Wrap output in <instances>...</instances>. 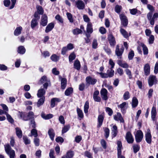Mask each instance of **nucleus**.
Masks as SVG:
<instances>
[{
  "instance_id": "nucleus-1",
  "label": "nucleus",
  "mask_w": 158,
  "mask_h": 158,
  "mask_svg": "<svg viewBox=\"0 0 158 158\" xmlns=\"http://www.w3.org/2000/svg\"><path fill=\"white\" fill-rule=\"evenodd\" d=\"M5 150L6 153L9 156L10 158H15V151L12 150L10 146L8 144L4 145Z\"/></svg>"
},
{
  "instance_id": "nucleus-2",
  "label": "nucleus",
  "mask_w": 158,
  "mask_h": 158,
  "mask_svg": "<svg viewBox=\"0 0 158 158\" xmlns=\"http://www.w3.org/2000/svg\"><path fill=\"white\" fill-rule=\"evenodd\" d=\"M18 116L21 118L23 119L24 120L27 121L30 118H34V113L32 111L30 112L27 117L25 116V113L22 112H19L18 114Z\"/></svg>"
},
{
  "instance_id": "nucleus-3",
  "label": "nucleus",
  "mask_w": 158,
  "mask_h": 158,
  "mask_svg": "<svg viewBox=\"0 0 158 158\" xmlns=\"http://www.w3.org/2000/svg\"><path fill=\"white\" fill-rule=\"evenodd\" d=\"M135 136L136 142L138 143L140 142L143 137V134L141 130H139L137 131Z\"/></svg>"
},
{
  "instance_id": "nucleus-4",
  "label": "nucleus",
  "mask_w": 158,
  "mask_h": 158,
  "mask_svg": "<svg viewBox=\"0 0 158 158\" xmlns=\"http://www.w3.org/2000/svg\"><path fill=\"white\" fill-rule=\"evenodd\" d=\"M124 50V48L123 47L119 48V45H117L115 51V54L118 56L119 59L121 58V56Z\"/></svg>"
},
{
  "instance_id": "nucleus-5",
  "label": "nucleus",
  "mask_w": 158,
  "mask_h": 158,
  "mask_svg": "<svg viewBox=\"0 0 158 158\" xmlns=\"http://www.w3.org/2000/svg\"><path fill=\"white\" fill-rule=\"evenodd\" d=\"M76 6L79 10H83L85 7V4L81 0H78L75 2Z\"/></svg>"
},
{
  "instance_id": "nucleus-6",
  "label": "nucleus",
  "mask_w": 158,
  "mask_h": 158,
  "mask_svg": "<svg viewBox=\"0 0 158 158\" xmlns=\"http://www.w3.org/2000/svg\"><path fill=\"white\" fill-rule=\"evenodd\" d=\"M120 18L121 20V24L124 27H126L128 23V20L126 16L123 14L120 15Z\"/></svg>"
},
{
  "instance_id": "nucleus-7",
  "label": "nucleus",
  "mask_w": 158,
  "mask_h": 158,
  "mask_svg": "<svg viewBox=\"0 0 158 158\" xmlns=\"http://www.w3.org/2000/svg\"><path fill=\"white\" fill-rule=\"evenodd\" d=\"M48 23V17L47 16L44 14L41 17L40 24L43 27L46 26Z\"/></svg>"
},
{
  "instance_id": "nucleus-8",
  "label": "nucleus",
  "mask_w": 158,
  "mask_h": 158,
  "mask_svg": "<svg viewBox=\"0 0 158 158\" xmlns=\"http://www.w3.org/2000/svg\"><path fill=\"white\" fill-rule=\"evenodd\" d=\"M125 138L127 142L129 143H132L134 142V139L131 133L130 132H127Z\"/></svg>"
},
{
  "instance_id": "nucleus-9",
  "label": "nucleus",
  "mask_w": 158,
  "mask_h": 158,
  "mask_svg": "<svg viewBox=\"0 0 158 158\" xmlns=\"http://www.w3.org/2000/svg\"><path fill=\"white\" fill-rule=\"evenodd\" d=\"M153 13L152 12H149L147 15V19L150 21V24L153 25L154 24L155 21L156 19L153 18L152 17Z\"/></svg>"
},
{
  "instance_id": "nucleus-10",
  "label": "nucleus",
  "mask_w": 158,
  "mask_h": 158,
  "mask_svg": "<svg viewBox=\"0 0 158 158\" xmlns=\"http://www.w3.org/2000/svg\"><path fill=\"white\" fill-rule=\"evenodd\" d=\"M148 82L149 85L151 86L154 84L157 83V80L156 77L154 76L151 75L149 76L148 80Z\"/></svg>"
},
{
  "instance_id": "nucleus-11",
  "label": "nucleus",
  "mask_w": 158,
  "mask_h": 158,
  "mask_svg": "<svg viewBox=\"0 0 158 158\" xmlns=\"http://www.w3.org/2000/svg\"><path fill=\"white\" fill-rule=\"evenodd\" d=\"M104 116V112L98 115V127H100L102 125Z\"/></svg>"
},
{
  "instance_id": "nucleus-12",
  "label": "nucleus",
  "mask_w": 158,
  "mask_h": 158,
  "mask_svg": "<svg viewBox=\"0 0 158 158\" xmlns=\"http://www.w3.org/2000/svg\"><path fill=\"white\" fill-rule=\"evenodd\" d=\"M146 140L148 143H150L152 142V135L151 131L149 129L147 130V132L145 134Z\"/></svg>"
},
{
  "instance_id": "nucleus-13",
  "label": "nucleus",
  "mask_w": 158,
  "mask_h": 158,
  "mask_svg": "<svg viewBox=\"0 0 158 158\" xmlns=\"http://www.w3.org/2000/svg\"><path fill=\"white\" fill-rule=\"evenodd\" d=\"M107 93V91L106 89L103 88L100 91V94L103 99L106 100L108 99Z\"/></svg>"
},
{
  "instance_id": "nucleus-14",
  "label": "nucleus",
  "mask_w": 158,
  "mask_h": 158,
  "mask_svg": "<svg viewBox=\"0 0 158 158\" xmlns=\"http://www.w3.org/2000/svg\"><path fill=\"white\" fill-rule=\"evenodd\" d=\"M86 81L87 83L89 85H94L97 82V80L95 78L89 76L86 77Z\"/></svg>"
},
{
  "instance_id": "nucleus-15",
  "label": "nucleus",
  "mask_w": 158,
  "mask_h": 158,
  "mask_svg": "<svg viewBox=\"0 0 158 158\" xmlns=\"http://www.w3.org/2000/svg\"><path fill=\"white\" fill-rule=\"evenodd\" d=\"M108 39L111 46H114L116 44L115 38L112 34H110L108 37Z\"/></svg>"
},
{
  "instance_id": "nucleus-16",
  "label": "nucleus",
  "mask_w": 158,
  "mask_h": 158,
  "mask_svg": "<svg viewBox=\"0 0 158 158\" xmlns=\"http://www.w3.org/2000/svg\"><path fill=\"white\" fill-rule=\"evenodd\" d=\"M114 118L115 120L117 121H119L120 122L123 123L124 122L121 114L119 113H117L116 114L114 115Z\"/></svg>"
},
{
  "instance_id": "nucleus-17",
  "label": "nucleus",
  "mask_w": 158,
  "mask_h": 158,
  "mask_svg": "<svg viewBox=\"0 0 158 158\" xmlns=\"http://www.w3.org/2000/svg\"><path fill=\"white\" fill-rule=\"evenodd\" d=\"M99 94V92L98 90H96L94 92L93 94V98L94 101L97 102H99L101 101L100 98L98 95Z\"/></svg>"
},
{
  "instance_id": "nucleus-18",
  "label": "nucleus",
  "mask_w": 158,
  "mask_h": 158,
  "mask_svg": "<svg viewBox=\"0 0 158 158\" xmlns=\"http://www.w3.org/2000/svg\"><path fill=\"white\" fill-rule=\"evenodd\" d=\"M117 63L119 66L123 68H127L129 67V65L126 62L121 60H118Z\"/></svg>"
},
{
  "instance_id": "nucleus-19",
  "label": "nucleus",
  "mask_w": 158,
  "mask_h": 158,
  "mask_svg": "<svg viewBox=\"0 0 158 158\" xmlns=\"http://www.w3.org/2000/svg\"><path fill=\"white\" fill-rule=\"evenodd\" d=\"M144 71L145 74L148 75L149 74L150 71V68L149 64H146L144 67Z\"/></svg>"
},
{
  "instance_id": "nucleus-20",
  "label": "nucleus",
  "mask_w": 158,
  "mask_h": 158,
  "mask_svg": "<svg viewBox=\"0 0 158 158\" xmlns=\"http://www.w3.org/2000/svg\"><path fill=\"white\" fill-rule=\"evenodd\" d=\"M151 118L153 121L155 120L156 116L157 114L156 108L155 107L153 106L151 110Z\"/></svg>"
},
{
  "instance_id": "nucleus-21",
  "label": "nucleus",
  "mask_w": 158,
  "mask_h": 158,
  "mask_svg": "<svg viewBox=\"0 0 158 158\" xmlns=\"http://www.w3.org/2000/svg\"><path fill=\"white\" fill-rule=\"evenodd\" d=\"M54 24L53 23H49L46 27L45 30V32L46 33H48L51 31L54 28Z\"/></svg>"
},
{
  "instance_id": "nucleus-22",
  "label": "nucleus",
  "mask_w": 158,
  "mask_h": 158,
  "mask_svg": "<svg viewBox=\"0 0 158 158\" xmlns=\"http://www.w3.org/2000/svg\"><path fill=\"white\" fill-rule=\"evenodd\" d=\"M119 107L123 113H124L128 107V104L126 102H123L120 105Z\"/></svg>"
},
{
  "instance_id": "nucleus-23",
  "label": "nucleus",
  "mask_w": 158,
  "mask_h": 158,
  "mask_svg": "<svg viewBox=\"0 0 158 158\" xmlns=\"http://www.w3.org/2000/svg\"><path fill=\"white\" fill-rule=\"evenodd\" d=\"M60 99L57 98H53L51 99V106L52 108L54 107L56 103L60 101Z\"/></svg>"
},
{
  "instance_id": "nucleus-24",
  "label": "nucleus",
  "mask_w": 158,
  "mask_h": 158,
  "mask_svg": "<svg viewBox=\"0 0 158 158\" xmlns=\"http://www.w3.org/2000/svg\"><path fill=\"white\" fill-rule=\"evenodd\" d=\"M16 134L17 137L19 138H21L23 135L22 132L20 128L16 127L15 128Z\"/></svg>"
},
{
  "instance_id": "nucleus-25",
  "label": "nucleus",
  "mask_w": 158,
  "mask_h": 158,
  "mask_svg": "<svg viewBox=\"0 0 158 158\" xmlns=\"http://www.w3.org/2000/svg\"><path fill=\"white\" fill-rule=\"evenodd\" d=\"M92 24L91 23L88 22L87 24L86 31L88 33H91L93 32Z\"/></svg>"
},
{
  "instance_id": "nucleus-26",
  "label": "nucleus",
  "mask_w": 158,
  "mask_h": 158,
  "mask_svg": "<svg viewBox=\"0 0 158 158\" xmlns=\"http://www.w3.org/2000/svg\"><path fill=\"white\" fill-rule=\"evenodd\" d=\"M120 32L123 37L126 38L128 37L130 35V33H128L125 30L122 28L120 29Z\"/></svg>"
},
{
  "instance_id": "nucleus-27",
  "label": "nucleus",
  "mask_w": 158,
  "mask_h": 158,
  "mask_svg": "<svg viewBox=\"0 0 158 158\" xmlns=\"http://www.w3.org/2000/svg\"><path fill=\"white\" fill-rule=\"evenodd\" d=\"M22 30V27L21 26L16 27L14 32V35L18 36L20 35Z\"/></svg>"
},
{
  "instance_id": "nucleus-28",
  "label": "nucleus",
  "mask_w": 158,
  "mask_h": 158,
  "mask_svg": "<svg viewBox=\"0 0 158 158\" xmlns=\"http://www.w3.org/2000/svg\"><path fill=\"white\" fill-rule=\"evenodd\" d=\"M67 80L65 78H62L61 82V87L62 89H64L66 87Z\"/></svg>"
},
{
  "instance_id": "nucleus-29",
  "label": "nucleus",
  "mask_w": 158,
  "mask_h": 158,
  "mask_svg": "<svg viewBox=\"0 0 158 158\" xmlns=\"http://www.w3.org/2000/svg\"><path fill=\"white\" fill-rule=\"evenodd\" d=\"M38 24L37 19L35 18L32 19L31 21V27L32 29L34 28Z\"/></svg>"
},
{
  "instance_id": "nucleus-30",
  "label": "nucleus",
  "mask_w": 158,
  "mask_h": 158,
  "mask_svg": "<svg viewBox=\"0 0 158 158\" xmlns=\"http://www.w3.org/2000/svg\"><path fill=\"white\" fill-rule=\"evenodd\" d=\"M41 117L45 119H48L52 118L53 117V115L51 114H46L44 113H42Z\"/></svg>"
},
{
  "instance_id": "nucleus-31",
  "label": "nucleus",
  "mask_w": 158,
  "mask_h": 158,
  "mask_svg": "<svg viewBox=\"0 0 158 158\" xmlns=\"http://www.w3.org/2000/svg\"><path fill=\"white\" fill-rule=\"evenodd\" d=\"M48 133L51 140H53L55 135L53 130L50 129L48 131Z\"/></svg>"
},
{
  "instance_id": "nucleus-32",
  "label": "nucleus",
  "mask_w": 158,
  "mask_h": 158,
  "mask_svg": "<svg viewBox=\"0 0 158 158\" xmlns=\"http://www.w3.org/2000/svg\"><path fill=\"white\" fill-rule=\"evenodd\" d=\"M111 134L113 135V137H115L117 135V127L115 125L113 126L111 129Z\"/></svg>"
},
{
  "instance_id": "nucleus-33",
  "label": "nucleus",
  "mask_w": 158,
  "mask_h": 158,
  "mask_svg": "<svg viewBox=\"0 0 158 158\" xmlns=\"http://www.w3.org/2000/svg\"><path fill=\"white\" fill-rule=\"evenodd\" d=\"M45 93V90L44 89H40L38 91L37 95L39 97H42L44 95Z\"/></svg>"
},
{
  "instance_id": "nucleus-34",
  "label": "nucleus",
  "mask_w": 158,
  "mask_h": 158,
  "mask_svg": "<svg viewBox=\"0 0 158 158\" xmlns=\"http://www.w3.org/2000/svg\"><path fill=\"white\" fill-rule=\"evenodd\" d=\"M74 66L75 69H76L77 70L80 69L81 67V65L79 61L77 60L74 62Z\"/></svg>"
},
{
  "instance_id": "nucleus-35",
  "label": "nucleus",
  "mask_w": 158,
  "mask_h": 158,
  "mask_svg": "<svg viewBox=\"0 0 158 158\" xmlns=\"http://www.w3.org/2000/svg\"><path fill=\"white\" fill-rule=\"evenodd\" d=\"M45 100V98L44 97H43L42 98L40 99L37 104V106L38 107H40L41 105H42L44 103Z\"/></svg>"
},
{
  "instance_id": "nucleus-36",
  "label": "nucleus",
  "mask_w": 158,
  "mask_h": 158,
  "mask_svg": "<svg viewBox=\"0 0 158 158\" xmlns=\"http://www.w3.org/2000/svg\"><path fill=\"white\" fill-rule=\"evenodd\" d=\"M106 73L108 77H111L114 75V71L112 69H108L107 70Z\"/></svg>"
},
{
  "instance_id": "nucleus-37",
  "label": "nucleus",
  "mask_w": 158,
  "mask_h": 158,
  "mask_svg": "<svg viewBox=\"0 0 158 158\" xmlns=\"http://www.w3.org/2000/svg\"><path fill=\"white\" fill-rule=\"evenodd\" d=\"M138 102L137 99L135 97H133L132 102V106L133 107H136L138 104Z\"/></svg>"
},
{
  "instance_id": "nucleus-38",
  "label": "nucleus",
  "mask_w": 158,
  "mask_h": 158,
  "mask_svg": "<svg viewBox=\"0 0 158 158\" xmlns=\"http://www.w3.org/2000/svg\"><path fill=\"white\" fill-rule=\"evenodd\" d=\"M77 111L78 116L81 118H83L84 117V115L82 110L79 108H77Z\"/></svg>"
},
{
  "instance_id": "nucleus-39",
  "label": "nucleus",
  "mask_w": 158,
  "mask_h": 158,
  "mask_svg": "<svg viewBox=\"0 0 158 158\" xmlns=\"http://www.w3.org/2000/svg\"><path fill=\"white\" fill-rule=\"evenodd\" d=\"M118 153H122L121 149L122 148V144L121 142L120 141H118L117 143Z\"/></svg>"
},
{
  "instance_id": "nucleus-40",
  "label": "nucleus",
  "mask_w": 158,
  "mask_h": 158,
  "mask_svg": "<svg viewBox=\"0 0 158 158\" xmlns=\"http://www.w3.org/2000/svg\"><path fill=\"white\" fill-rule=\"evenodd\" d=\"M26 50L23 46H20L18 48V52L21 54H23L25 52Z\"/></svg>"
},
{
  "instance_id": "nucleus-41",
  "label": "nucleus",
  "mask_w": 158,
  "mask_h": 158,
  "mask_svg": "<svg viewBox=\"0 0 158 158\" xmlns=\"http://www.w3.org/2000/svg\"><path fill=\"white\" fill-rule=\"evenodd\" d=\"M73 89L72 88L69 87L67 88L65 91L64 94L66 96H69L73 93Z\"/></svg>"
},
{
  "instance_id": "nucleus-42",
  "label": "nucleus",
  "mask_w": 158,
  "mask_h": 158,
  "mask_svg": "<svg viewBox=\"0 0 158 158\" xmlns=\"http://www.w3.org/2000/svg\"><path fill=\"white\" fill-rule=\"evenodd\" d=\"M37 12H38L39 14L42 15L44 12V10L42 7L38 5L36 7Z\"/></svg>"
},
{
  "instance_id": "nucleus-43",
  "label": "nucleus",
  "mask_w": 158,
  "mask_h": 158,
  "mask_svg": "<svg viewBox=\"0 0 158 158\" xmlns=\"http://www.w3.org/2000/svg\"><path fill=\"white\" fill-rule=\"evenodd\" d=\"M74 154V152L73 151H69L66 153V157L68 158H72L73 157Z\"/></svg>"
},
{
  "instance_id": "nucleus-44",
  "label": "nucleus",
  "mask_w": 158,
  "mask_h": 158,
  "mask_svg": "<svg viewBox=\"0 0 158 158\" xmlns=\"http://www.w3.org/2000/svg\"><path fill=\"white\" fill-rule=\"evenodd\" d=\"M50 58L52 61L56 62L59 60V57L56 54H54L51 56Z\"/></svg>"
},
{
  "instance_id": "nucleus-45",
  "label": "nucleus",
  "mask_w": 158,
  "mask_h": 158,
  "mask_svg": "<svg viewBox=\"0 0 158 158\" xmlns=\"http://www.w3.org/2000/svg\"><path fill=\"white\" fill-rule=\"evenodd\" d=\"M140 46H142V47L143 48L144 54H148V49L146 46L145 45L143 44H140Z\"/></svg>"
},
{
  "instance_id": "nucleus-46",
  "label": "nucleus",
  "mask_w": 158,
  "mask_h": 158,
  "mask_svg": "<svg viewBox=\"0 0 158 158\" xmlns=\"http://www.w3.org/2000/svg\"><path fill=\"white\" fill-rule=\"evenodd\" d=\"M5 114H6V116L7 119L8 121L11 123H13L14 122V120L11 116L8 113H6Z\"/></svg>"
},
{
  "instance_id": "nucleus-47",
  "label": "nucleus",
  "mask_w": 158,
  "mask_h": 158,
  "mask_svg": "<svg viewBox=\"0 0 158 158\" xmlns=\"http://www.w3.org/2000/svg\"><path fill=\"white\" fill-rule=\"evenodd\" d=\"M82 31L78 28H76L73 30V33L74 35H77L82 33Z\"/></svg>"
},
{
  "instance_id": "nucleus-48",
  "label": "nucleus",
  "mask_w": 158,
  "mask_h": 158,
  "mask_svg": "<svg viewBox=\"0 0 158 158\" xmlns=\"http://www.w3.org/2000/svg\"><path fill=\"white\" fill-rule=\"evenodd\" d=\"M31 136H34L36 138L38 136L37 130L35 129H32L31 131Z\"/></svg>"
},
{
  "instance_id": "nucleus-49",
  "label": "nucleus",
  "mask_w": 158,
  "mask_h": 158,
  "mask_svg": "<svg viewBox=\"0 0 158 158\" xmlns=\"http://www.w3.org/2000/svg\"><path fill=\"white\" fill-rule=\"evenodd\" d=\"M89 103L87 101H86L84 106V111L85 113H87L89 108Z\"/></svg>"
},
{
  "instance_id": "nucleus-50",
  "label": "nucleus",
  "mask_w": 158,
  "mask_h": 158,
  "mask_svg": "<svg viewBox=\"0 0 158 158\" xmlns=\"http://www.w3.org/2000/svg\"><path fill=\"white\" fill-rule=\"evenodd\" d=\"M130 98V93L129 92H126L123 95V98L125 100H126L129 99Z\"/></svg>"
},
{
  "instance_id": "nucleus-51",
  "label": "nucleus",
  "mask_w": 158,
  "mask_h": 158,
  "mask_svg": "<svg viewBox=\"0 0 158 158\" xmlns=\"http://www.w3.org/2000/svg\"><path fill=\"white\" fill-rule=\"evenodd\" d=\"M76 55L74 52H72L69 56V60L71 62L75 59L76 58Z\"/></svg>"
},
{
  "instance_id": "nucleus-52",
  "label": "nucleus",
  "mask_w": 158,
  "mask_h": 158,
  "mask_svg": "<svg viewBox=\"0 0 158 158\" xmlns=\"http://www.w3.org/2000/svg\"><path fill=\"white\" fill-rule=\"evenodd\" d=\"M40 81L42 83H44L46 82H49V80L45 76H44L41 78Z\"/></svg>"
},
{
  "instance_id": "nucleus-53",
  "label": "nucleus",
  "mask_w": 158,
  "mask_h": 158,
  "mask_svg": "<svg viewBox=\"0 0 158 158\" xmlns=\"http://www.w3.org/2000/svg\"><path fill=\"white\" fill-rule=\"evenodd\" d=\"M70 125H67L66 126H65L63 128L62 130V134H64V133H66L67 132L70 128Z\"/></svg>"
},
{
  "instance_id": "nucleus-54",
  "label": "nucleus",
  "mask_w": 158,
  "mask_h": 158,
  "mask_svg": "<svg viewBox=\"0 0 158 158\" xmlns=\"http://www.w3.org/2000/svg\"><path fill=\"white\" fill-rule=\"evenodd\" d=\"M122 9V7L121 6H119L118 5H117L115 7V12L118 13H119Z\"/></svg>"
},
{
  "instance_id": "nucleus-55",
  "label": "nucleus",
  "mask_w": 158,
  "mask_h": 158,
  "mask_svg": "<svg viewBox=\"0 0 158 158\" xmlns=\"http://www.w3.org/2000/svg\"><path fill=\"white\" fill-rule=\"evenodd\" d=\"M116 72L119 74L120 76L122 75L124 73L123 69L120 68H118L117 69Z\"/></svg>"
},
{
  "instance_id": "nucleus-56",
  "label": "nucleus",
  "mask_w": 158,
  "mask_h": 158,
  "mask_svg": "<svg viewBox=\"0 0 158 158\" xmlns=\"http://www.w3.org/2000/svg\"><path fill=\"white\" fill-rule=\"evenodd\" d=\"M1 106H2L3 110L5 112V114H6V113H8L7 112L9 110L6 105L4 104H1Z\"/></svg>"
},
{
  "instance_id": "nucleus-57",
  "label": "nucleus",
  "mask_w": 158,
  "mask_h": 158,
  "mask_svg": "<svg viewBox=\"0 0 158 158\" xmlns=\"http://www.w3.org/2000/svg\"><path fill=\"white\" fill-rule=\"evenodd\" d=\"M66 15L70 22L71 23H73V20L72 14L69 13H66Z\"/></svg>"
},
{
  "instance_id": "nucleus-58",
  "label": "nucleus",
  "mask_w": 158,
  "mask_h": 158,
  "mask_svg": "<svg viewBox=\"0 0 158 158\" xmlns=\"http://www.w3.org/2000/svg\"><path fill=\"white\" fill-rule=\"evenodd\" d=\"M96 73L100 75L101 77L102 78H107L108 77L107 73H103L102 72L99 73L97 72Z\"/></svg>"
},
{
  "instance_id": "nucleus-59",
  "label": "nucleus",
  "mask_w": 158,
  "mask_h": 158,
  "mask_svg": "<svg viewBox=\"0 0 158 158\" xmlns=\"http://www.w3.org/2000/svg\"><path fill=\"white\" fill-rule=\"evenodd\" d=\"M24 142L26 144H29L30 143V141L27 136H23V137Z\"/></svg>"
},
{
  "instance_id": "nucleus-60",
  "label": "nucleus",
  "mask_w": 158,
  "mask_h": 158,
  "mask_svg": "<svg viewBox=\"0 0 158 158\" xmlns=\"http://www.w3.org/2000/svg\"><path fill=\"white\" fill-rule=\"evenodd\" d=\"M133 147L134 152L136 153L139 151V147L138 145L135 144L133 145Z\"/></svg>"
},
{
  "instance_id": "nucleus-61",
  "label": "nucleus",
  "mask_w": 158,
  "mask_h": 158,
  "mask_svg": "<svg viewBox=\"0 0 158 158\" xmlns=\"http://www.w3.org/2000/svg\"><path fill=\"white\" fill-rule=\"evenodd\" d=\"M134 56V52L133 51L131 50L128 55V58L130 60H132Z\"/></svg>"
},
{
  "instance_id": "nucleus-62",
  "label": "nucleus",
  "mask_w": 158,
  "mask_h": 158,
  "mask_svg": "<svg viewBox=\"0 0 158 158\" xmlns=\"http://www.w3.org/2000/svg\"><path fill=\"white\" fill-rule=\"evenodd\" d=\"M55 19L60 23H63V20L61 17L59 15H57L55 17Z\"/></svg>"
},
{
  "instance_id": "nucleus-63",
  "label": "nucleus",
  "mask_w": 158,
  "mask_h": 158,
  "mask_svg": "<svg viewBox=\"0 0 158 158\" xmlns=\"http://www.w3.org/2000/svg\"><path fill=\"white\" fill-rule=\"evenodd\" d=\"M34 142L35 145L36 146H38L40 145V139L39 138H35L34 139Z\"/></svg>"
},
{
  "instance_id": "nucleus-64",
  "label": "nucleus",
  "mask_w": 158,
  "mask_h": 158,
  "mask_svg": "<svg viewBox=\"0 0 158 158\" xmlns=\"http://www.w3.org/2000/svg\"><path fill=\"white\" fill-rule=\"evenodd\" d=\"M104 131L105 132V136L107 138L109 136L110 130L108 128H106L105 129Z\"/></svg>"
}]
</instances>
